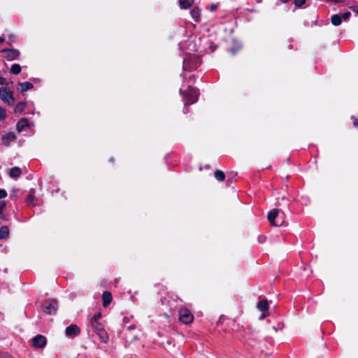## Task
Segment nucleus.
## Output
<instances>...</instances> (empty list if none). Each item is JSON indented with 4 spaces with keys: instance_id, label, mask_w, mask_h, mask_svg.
I'll return each mask as SVG.
<instances>
[{
    "instance_id": "1",
    "label": "nucleus",
    "mask_w": 358,
    "mask_h": 358,
    "mask_svg": "<svg viewBox=\"0 0 358 358\" xmlns=\"http://www.w3.org/2000/svg\"><path fill=\"white\" fill-rule=\"evenodd\" d=\"M267 218L271 225L280 227L285 222L286 215L282 210L274 208L268 212Z\"/></svg>"
},
{
    "instance_id": "2",
    "label": "nucleus",
    "mask_w": 358,
    "mask_h": 358,
    "mask_svg": "<svg viewBox=\"0 0 358 358\" xmlns=\"http://www.w3.org/2000/svg\"><path fill=\"white\" fill-rule=\"evenodd\" d=\"M0 98L2 101L9 106L13 105L15 101L13 92L6 87H0Z\"/></svg>"
},
{
    "instance_id": "3",
    "label": "nucleus",
    "mask_w": 358,
    "mask_h": 358,
    "mask_svg": "<svg viewBox=\"0 0 358 358\" xmlns=\"http://www.w3.org/2000/svg\"><path fill=\"white\" fill-rule=\"evenodd\" d=\"M198 92L196 89L192 87H189L188 90L185 92V103L186 104H192L196 101L198 98Z\"/></svg>"
},
{
    "instance_id": "4",
    "label": "nucleus",
    "mask_w": 358,
    "mask_h": 358,
    "mask_svg": "<svg viewBox=\"0 0 358 358\" xmlns=\"http://www.w3.org/2000/svg\"><path fill=\"white\" fill-rule=\"evenodd\" d=\"M58 305L54 300L47 301L43 306V310L45 314H55L57 310Z\"/></svg>"
},
{
    "instance_id": "5",
    "label": "nucleus",
    "mask_w": 358,
    "mask_h": 358,
    "mask_svg": "<svg viewBox=\"0 0 358 358\" xmlns=\"http://www.w3.org/2000/svg\"><path fill=\"white\" fill-rule=\"evenodd\" d=\"M179 319L185 324H189L193 321L194 317L188 309L184 308L179 311Z\"/></svg>"
},
{
    "instance_id": "6",
    "label": "nucleus",
    "mask_w": 358,
    "mask_h": 358,
    "mask_svg": "<svg viewBox=\"0 0 358 358\" xmlns=\"http://www.w3.org/2000/svg\"><path fill=\"white\" fill-rule=\"evenodd\" d=\"M259 302L257 303V308L258 310L262 312L260 319H264L268 315V309L269 307L268 301L265 298H259Z\"/></svg>"
},
{
    "instance_id": "7",
    "label": "nucleus",
    "mask_w": 358,
    "mask_h": 358,
    "mask_svg": "<svg viewBox=\"0 0 358 358\" xmlns=\"http://www.w3.org/2000/svg\"><path fill=\"white\" fill-rule=\"evenodd\" d=\"M46 343V338L42 335H37L32 338V345L36 348H43Z\"/></svg>"
},
{
    "instance_id": "8",
    "label": "nucleus",
    "mask_w": 358,
    "mask_h": 358,
    "mask_svg": "<svg viewBox=\"0 0 358 358\" xmlns=\"http://www.w3.org/2000/svg\"><path fill=\"white\" fill-rule=\"evenodd\" d=\"M80 333V328L76 324H71L65 330L66 336L69 338H74Z\"/></svg>"
},
{
    "instance_id": "9",
    "label": "nucleus",
    "mask_w": 358,
    "mask_h": 358,
    "mask_svg": "<svg viewBox=\"0 0 358 358\" xmlns=\"http://www.w3.org/2000/svg\"><path fill=\"white\" fill-rule=\"evenodd\" d=\"M1 52L5 53V57L9 61L15 59L20 56V52L15 49H3Z\"/></svg>"
},
{
    "instance_id": "10",
    "label": "nucleus",
    "mask_w": 358,
    "mask_h": 358,
    "mask_svg": "<svg viewBox=\"0 0 358 358\" xmlns=\"http://www.w3.org/2000/svg\"><path fill=\"white\" fill-rule=\"evenodd\" d=\"M103 306L107 307L112 301V295L109 292H104L102 294Z\"/></svg>"
},
{
    "instance_id": "11",
    "label": "nucleus",
    "mask_w": 358,
    "mask_h": 358,
    "mask_svg": "<svg viewBox=\"0 0 358 358\" xmlns=\"http://www.w3.org/2000/svg\"><path fill=\"white\" fill-rule=\"evenodd\" d=\"M90 324L93 331L95 333L102 329H104L102 324L100 323L99 321H95V320H90Z\"/></svg>"
},
{
    "instance_id": "12",
    "label": "nucleus",
    "mask_w": 358,
    "mask_h": 358,
    "mask_svg": "<svg viewBox=\"0 0 358 358\" xmlns=\"http://www.w3.org/2000/svg\"><path fill=\"white\" fill-rule=\"evenodd\" d=\"M15 134L13 132H9L3 136V141L5 145H8L10 142L15 141Z\"/></svg>"
},
{
    "instance_id": "13",
    "label": "nucleus",
    "mask_w": 358,
    "mask_h": 358,
    "mask_svg": "<svg viewBox=\"0 0 358 358\" xmlns=\"http://www.w3.org/2000/svg\"><path fill=\"white\" fill-rule=\"evenodd\" d=\"M22 174L21 169L19 167L15 166L10 169L9 176L13 178H19Z\"/></svg>"
},
{
    "instance_id": "14",
    "label": "nucleus",
    "mask_w": 358,
    "mask_h": 358,
    "mask_svg": "<svg viewBox=\"0 0 358 358\" xmlns=\"http://www.w3.org/2000/svg\"><path fill=\"white\" fill-rule=\"evenodd\" d=\"M26 202L29 206H34L35 205V196H34V190L31 189L29 194L27 195Z\"/></svg>"
},
{
    "instance_id": "15",
    "label": "nucleus",
    "mask_w": 358,
    "mask_h": 358,
    "mask_svg": "<svg viewBox=\"0 0 358 358\" xmlns=\"http://www.w3.org/2000/svg\"><path fill=\"white\" fill-rule=\"evenodd\" d=\"M96 334H97L100 341L102 343H106L108 341V336L106 332L105 329H102L99 331H97Z\"/></svg>"
},
{
    "instance_id": "16",
    "label": "nucleus",
    "mask_w": 358,
    "mask_h": 358,
    "mask_svg": "<svg viewBox=\"0 0 358 358\" xmlns=\"http://www.w3.org/2000/svg\"><path fill=\"white\" fill-rule=\"evenodd\" d=\"M190 13L192 19L194 21L198 22L200 20L201 10L198 8H194V9H192Z\"/></svg>"
},
{
    "instance_id": "17",
    "label": "nucleus",
    "mask_w": 358,
    "mask_h": 358,
    "mask_svg": "<svg viewBox=\"0 0 358 358\" xmlns=\"http://www.w3.org/2000/svg\"><path fill=\"white\" fill-rule=\"evenodd\" d=\"M19 90L21 92L27 91L33 87V84L29 82H24L19 83Z\"/></svg>"
},
{
    "instance_id": "18",
    "label": "nucleus",
    "mask_w": 358,
    "mask_h": 358,
    "mask_svg": "<svg viewBox=\"0 0 358 358\" xmlns=\"http://www.w3.org/2000/svg\"><path fill=\"white\" fill-rule=\"evenodd\" d=\"M194 3V0H180L179 3L182 8H189Z\"/></svg>"
},
{
    "instance_id": "19",
    "label": "nucleus",
    "mask_w": 358,
    "mask_h": 358,
    "mask_svg": "<svg viewBox=\"0 0 358 358\" xmlns=\"http://www.w3.org/2000/svg\"><path fill=\"white\" fill-rule=\"evenodd\" d=\"M26 108L25 102H19L14 108L15 113H22Z\"/></svg>"
},
{
    "instance_id": "20",
    "label": "nucleus",
    "mask_w": 358,
    "mask_h": 358,
    "mask_svg": "<svg viewBox=\"0 0 358 358\" xmlns=\"http://www.w3.org/2000/svg\"><path fill=\"white\" fill-rule=\"evenodd\" d=\"M9 234V229L6 226H3L0 228V239H3L8 237Z\"/></svg>"
},
{
    "instance_id": "21",
    "label": "nucleus",
    "mask_w": 358,
    "mask_h": 358,
    "mask_svg": "<svg viewBox=\"0 0 358 358\" xmlns=\"http://www.w3.org/2000/svg\"><path fill=\"white\" fill-rule=\"evenodd\" d=\"M331 21L334 26H338L342 22L341 17L339 15H334L331 16Z\"/></svg>"
},
{
    "instance_id": "22",
    "label": "nucleus",
    "mask_w": 358,
    "mask_h": 358,
    "mask_svg": "<svg viewBox=\"0 0 358 358\" xmlns=\"http://www.w3.org/2000/svg\"><path fill=\"white\" fill-rule=\"evenodd\" d=\"M214 176L218 181H223L225 178V175L223 171L217 170L215 173Z\"/></svg>"
},
{
    "instance_id": "23",
    "label": "nucleus",
    "mask_w": 358,
    "mask_h": 358,
    "mask_svg": "<svg viewBox=\"0 0 358 358\" xmlns=\"http://www.w3.org/2000/svg\"><path fill=\"white\" fill-rule=\"evenodd\" d=\"M10 73L17 75L20 73L21 66L18 64H13L10 67Z\"/></svg>"
},
{
    "instance_id": "24",
    "label": "nucleus",
    "mask_w": 358,
    "mask_h": 358,
    "mask_svg": "<svg viewBox=\"0 0 358 358\" xmlns=\"http://www.w3.org/2000/svg\"><path fill=\"white\" fill-rule=\"evenodd\" d=\"M26 126H27V119H24H24L20 120L18 122V123H17V130H18L19 131H22V129H23L24 127H26Z\"/></svg>"
},
{
    "instance_id": "25",
    "label": "nucleus",
    "mask_w": 358,
    "mask_h": 358,
    "mask_svg": "<svg viewBox=\"0 0 358 358\" xmlns=\"http://www.w3.org/2000/svg\"><path fill=\"white\" fill-rule=\"evenodd\" d=\"M6 201H0V218L1 219H5V216L3 214V210L6 207Z\"/></svg>"
},
{
    "instance_id": "26",
    "label": "nucleus",
    "mask_w": 358,
    "mask_h": 358,
    "mask_svg": "<svg viewBox=\"0 0 358 358\" xmlns=\"http://www.w3.org/2000/svg\"><path fill=\"white\" fill-rule=\"evenodd\" d=\"M6 118V110L0 106V120H3Z\"/></svg>"
},
{
    "instance_id": "27",
    "label": "nucleus",
    "mask_w": 358,
    "mask_h": 358,
    "mask_svg": "<svg viewBox=\"0 0 358 358\" xmlns=\"http://www.w3.org/2000/svg\"><path fill=\"white\" fill-rule=\"evenodd\" d=\"M7 196V192L4 189H0V199H3Z\"/></svg>"
},
{
    "instance_id": "28",
    "label": "nucleus",
    "mask_w": 358,
    "mask_h": 358,
    "mask_svg": "<svg viewBox=\"0 0 358 358\" xmlns=\"http://www.w3.org/2000/svg\"><path fill=\"white\" fill-rule=\"evenodd\" d=\"M294 3L297 6H301L305 3V0H294Z\"/></svg>"
},
{
    "instance_id": "29",
    "label": "nucleus",
    "mask_w": 358,
    "mask_h": 358,
    "mask_svg": "<svg viewBox=\"0 0 358 358\" xmlns=\"http://www.w3.org/2000/svg\"><path fill=\"white\" fill-rule=\"evenodd\" d=\"M101 313H98L96 314H95L92 318L91 320H95V321H99V320L101 318Z\"/></svg>"
},
{
    "instance_id": "30",
    "label": "nucleus",
    "mask_w": 358,
    "mask_h": 358,
    "mask_svg": "<svg viewBox=\"0 0 358 358\" xmlns=\"http://www.w3.org/2000/svg\"><path fill=\"white\" fill-rule=\"evenodd\" d=\"M350 16V12H346L343 15V18L344 20H347L348 19V17Z\"/></svg>"
},
{
    "instance_id": "31",
    "label": "nucleus",
    "mask_w": 358,
    "mask_h": 358,
    "mask_svg": "<svg viewBox=\"0 0 358 358\" xmlns=\"http://www.w3.org/2000/svg\"><path fill=\"white\" fill-rule=\"evenodd\" d=\"M6 80L4 78L0 76V85H6Z\"/></svg>"
},
{
    "instance_id": "32",
    "label": "nucleus",
    "mask_w": 358,
    "mask_h": 358,
    "mask_svg": "<svg viewBox=\"0 0 358 358\" xmlns=\"http://www.w3.org/2000/svg\"><path fill=\"white\" fill-rule=\"evenodd\" d=\"M217 8V4L213 3L210 6V10L215 11V10H216Z\"/></svg>"
},
{
    "instance_id": "33",
    "label": "nucleus",
    "mask_w": 358,
    "mask_h": 358,
    "mask_svg": "<svg viewBox=\"0 0 358 358\" xmlns=\"http://www.w3.org/2000/svg\"><path fill=\"white\" fill-rule=\"evenodd\" d=\"M4 41V38L3 37H0V43H2Z\"/></svg>"
},
{
    "instance_id": "34",
    "label": "nucleus",
    "mask_w": 358,
    "mask_h": 358,
    "mask_svg": "<svg viewBox=\"0 0 358 358\" xmlns=\"http://www.w3.org/2000/svg\"><path fill=\"white\" fill-rule=\"evenodd\" d=\"M280 1L283 3H287V2L289 1L290 0H280Z\"/></svg>"
},
{
    "instance_id": "35",
    "label": "nucleus",
    "mask_w": 358,
    "mask_h": 358,
    "mask_svg": "<svg viewBox=\"0 0 358 358\" xmlns=\"http://www.w3.org/2000/svg\"><path fill=\"white\" fill-rule=\"evenodd\" d=\"M357 13H358V8H357Z\"/></svg>"
}]
</instances>
